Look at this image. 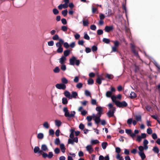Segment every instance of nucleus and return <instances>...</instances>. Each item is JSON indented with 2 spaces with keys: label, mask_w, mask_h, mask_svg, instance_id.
<instances>
[{
  "label": "nucleus",
  "mask_w": 160,
  "mask_h": 160,
  "mask_svg": "<svg viewBox=\"0 0 160 160\" xmlns=\"http://www.w3.org/2000/svg\"><path fill=\"white\" fill-rule=\"evenodd\" d=\"M96 82L99 84H100L102 83V79L99 77H98L96 79Z\"/></svg>",
  "instance_id": "41"
},
{
  "label": "nucleus",
  "mask_w": 160,
  "mask_h": 160,
  "mask_svg": "<svg viewBox=\"0 0 160 160\" xmlns=\"http://www.w3.org/2000/svg\"><path fill=\"white\" fill-rule=\"evenodd\" d=\"M66 60V58L62 56L61 58L59 59V62L61 64H62L64 63Z\"/></svg>",
  "instance_id": "11"
},
{
  "label": "nucleus",
  "mask_w": 160,
  "mask_h": 160,
  "mask_svg": "<svg viewBox=\"0 0 160 160\" xmlns=\"http://www.w3.org/2000/svg\"><path fill=\"white\" fill-rule=\"evenodd\" d=\"M76 87L78 88H80L82 87V84L81 82L77 84Z\"/></svg>",
  "instance_id": "48"
},
{
  "label": "nucleus",
  "mask_w": 160,
  "mask_h": 160,
  "mask_svg": "<svg viewBox=\"0 0 160 160\" xmlns=\"http://www.w3.org/2000/svg\"><path fill=\"white\" fill-rule=\"evenodd\" d=\"M135 119L137 121H141V116L140 115H136Z\"/></svg>",
  "instance_id": "29"
},
{
  "label": "nucleus",
  "mask_w": 160,
  "mask_h": 160,
  "mask_svg": "<svg viewBox=\"0 0 160 160\" xmlns=\"http://www.w3.org/2000/svg\"><path fill=\"white\" fill-rule=\"evenodd\" d=\"M97 33L98 35H102L103 33V31L102 29H98L97 30Z\"/></svg>",
  "instance_id": "42"
},
{
  "label": "nucleus",
  "mask_w": 160,
  "mask_h": 160,
  "mask_svg": "<svg viewBox=\"0 0 160 160\" xmlns=\"http://www.w3.org/2000/svg\"><path fill=\"white\" fill-rule=\"evenodd\" d=\"M132 118H130L128 119L127 121V123L129 125H131L132 123Z\"/></svg>",
  "instance_id": "40"
},
{
  "label": "nucleus",
  "mask_w": 160,
  "mask_h": 160,
  "mask_svg": "<svg viewBox=\"0 0 160 160\" xmlns=\"http://www.w3.org/2000/svg\"><path fill=\"white\" fill-rule=\"evenodd\" d=\"M113 29V26H105L104 30L105 31L107 32H109L111 31H112Z\"/></svg>",
  "instance_id": "8"
},
{
  "label": "nucleus",
  "mask_w": 160,
  "mask_h": 160,
  "mask_svg": "<svg viewBox=\"0 0 160 160\" xmlns=\"http://www.w3.org/2000/svg\"><path fill=\"white\" fill-rule=\"evenodd\" d=\"M91 103L93 105H96V100L95 99H92L91 100Z\"/></svg>",
  "instance_id": "49"
},
{
  "label": "nucleus",
  "mask_w": 160,
  "mask_h": 160,
  "mask_svg": "<svg viewBox=\"0 0 160 160\" xmlns=\"http://www.w3.org/2000/svg\"><path fill=\"white\" fill-rule=\"evenodd\" d=\"M60 148L62 152L63 153H64L66 150V148L65 147L63 143L61 144L60 145Z\"/></svg>",
  "instance_id": "17"
},
{
  "label": "nucleus",
  "mask_w": 160,
  "mask_h": 160,
  "mask_svg": "<svg viewBox=\"0 0 160 160\" xmlns=\"http://www.w3.org/2000/svg\"><path fill=\"white\" fill-rule=\"evenodd\" d=\"M61 82L62 84H67L68 82V80L65 78H63L61 79Z\"/></svg>",
  "instance_id": "19"
},
{
  "label": "nucleus",
  "mask_w": 160,
  "mask_h": 160,
  "mask_svg": "<svg viewBox=\"0 0 160 160\" xmlns=\"http://www.w3.org/2000/svg\"><path fill=\"white\" fill-rule=\"evenodd\" d=\"M116 111V108H113L112 109H110L108 112L107 113V114L109 118L113 117L114 116V113Z\"/></svg>",
  "instance_id": "5"
},
{
  "label": "nucleus",
  "mask_w": 160,
  "mask_h": 160,
  "mask_svg": "<svg viewBox=\"0 0 160 160\" xmlns=\"http://www.w3.org/2000/svg\"><path fill=\"white\" fill-rule=\"evenodd\" d=\"M91 143L92 145H95L99 143V141L97 139L92 140Z\"/></svg>",
  "instance_id": "33"
},
{
  "label": "nucleus",
  "mask_w": 160,
  "mask_h": 160,
  "mask_svg": "<svg viewBox=\"0 0 160 160\" xmlns=\"http://www.w3.org/2000/svg\"><path fill=\"white\" fill-rule=\"evenodd\" d=\"M61 69L63 71H64L66 70V66L65 64H62L61 67Z\"/></svg>",
  "instance_id": "54"
},
{
  "label": "nucleus",
  "mask_w": 160,
  "mask_h": 160,
  "mask_svg": "<svg viewBox=\"0 0 160 160\" xmlns=\"http://www.w3.org/2000/svg\"><path fill=\"white\" fill-rule=\"evenodd\" d=\"M63 44L64 47L66 48H68L69 47V45L67 42H64V43Z\"/></svg>",
  "instance_id": "50"
},
{
  "label": "nucleus",
  "mask_w": 160,
  "mask_h": 160,
  "mask_svg": "<svg viewBox=\"0 0 160 160\" xmlns=\"http://www.w3.org/2000/svg\"><path fill=\"white\" fill-rule=\"evenodd\" d=\"M82 23L83 26H87L89 24L88 22V20H83L82 21Z\"/></svg>",
  "instance_id": "38"
},
{
  "label": "nucleus",
  "mask_w": 160,
  "mask_h": 160,
  "mask_svg": "<svg viewBox=\"0 0 160 160\" xmlns=\"http://www.w3.org/2000/svg\"><path fill=\"white\" fill-rule=\"evenodd\" d=\"M78 96V93L75 92H72V95H71V96L72 97V98H76L77 96Z\"/></svg>",
  "instance_id": "22"
},
{
  "label": "nucleus",
  "mask_w": 160,
  "mask_h": 160,
  "mask_svg": "<svg viewBox=\"0 0 160 160\" xmlns=\"http://www.w3.org/2000/svg\"><path fill=\"white\" fill-rule=\"evenodd\" d=\"M85 95L87 96H89L91 95V93L88 90H85Z\"/></svg>",
  "instance_id": "56"
},
{
  "label": "nucleus",
  "mask_w": 160,
  "mask_h": 160,
  "mask_svg": "<svg viewBox=\"0 0 160 160\" xmlns=\"http://www.w3.org/2000/svg\"><path fill=\"white\" fill-rule=\"evenodd\" d=\"M142 139V137L138 135L137 137L136 140L138 142H140L141 141Z\"/></svg>",
  "instance_id": "61"
},
{
  "label": "nucleus",
  "mask_w": 160,
  "mask_h": 160,
  "mask_svg": "<svg viewBox=\"0 0 160 160\" xmlns=\"http://www.w3.org/2000/svg\"><path fill=\"white\" fill-rule=\"evenodd\" d=\"M116 105L119 108L125 107L128 106L127 103L125 101H122V102L116 101Z\"/></svg>",
  "instance_id": "4"
},
{
  "label": "nucleus",
  "mask_w": 160,
  "mask_h": 160,
  "mask_svg": "<svg viewBox=\"0 0 160 160\" xmlns=\"http://www.w3.org/2000/svg\"><path fill=\"white\" fill-rule=\"evenodd\" d=\"M152 150L155 153H158L159 152V148L156 146L153 147Z\"/></svg>",
  "instance_id": "20"
},
{
  "label": "nucleus",
  "mask_w": 160,
  "mask_h": 160,
  "mask_svg": "<svg viewBox=\"0 0 160 160\" xmlns=\"http://www.w3.org/2000/svg\"><path fill=\"white\" fill-rule=\"evenodd\" d=\"M68 143L69 144H70L72 145H73L74 143V141H73V140L72 139H68Z\"/></svg>",
  "instance_id": "51"
},
{
  "label": "nucleus",
  "mask_w": 160,
  "mask_h": 160,
  "mask_svg": "<svg viewBox=\"0 0 160 160\" xmlns=\"http://www.w3.org/2000/svg\"><path fill=\"white\" fill-rule=\"evenodd\" d=\"M137 96L136 94L134 92H132L130 94V97L131 99H133L136 98Z\"/></svg>",
  "instance_id": "18"
},
{
  "label": "nucleus",
  "mask_w": 160,
  "mask_h": 160,
  "mask_svg": "<svg viewBox=\"0 0 160 160\" xmlns=\"http://www.w3.org/2000/svg\"><path fill=\"white\" fill-rule=\"evenodd\" d=\"M93 115L95 118L94 120L96 124H98L101 121L100 117L98 116L96 117L94 114H93Z\"/></svg>",
  "instance_id": "13"
},
{
  "label": "nucleus",
  "mask_w": 160,
  "mask_h": 160,
  "mask_svg": "<svg viewBox=\"0 0 160 160\" xmlns=\"http://www.w3.org/2000/svg\"><path fill=\"white\" fill-rule=\"evenodd\" d=\"M61 22L64 25H66L67 24V21L65 18H62L61 19Z\"/></svg>",
  "instance_id": "57"
},
{
  "label": "nucleus",
  "mask_w": 160,
  "mask_h": 160,
  "mask_svg": "<svg viewBox=\"0 0 160 160\" xmlns=\"http://www.w3.org/2000/svg\"><path fill=\"white\" fill-rule=\"evenodd\" d=\"M90 29L93 30H95L96 29V27L94 25H92L90 27Z\"/></svg>",
  "instance_id": "53"
},
{
  "label": "nucleus",
  "mask_w": 160,
  "mask_h": 160,
  "mask_svg": "<svg viewBox=\"0 0 160 160\" xmlns=\"http://www.w3.org/2000/svg\"><path fill=\"white\" fill-rule=\"evenodd\" d=\"M116 152L118 153H119L121 151V149L119 147H116L115 148Z\"/></svg>",
  "instance_id": "62"
},
{
  "label": "nucleus",
  "mask_w": 160,
  "mask_h": 160,
  "mask_svg": "<svg viewBox=\"0 0 160 160\" xmlns=\"http://www.w3.org/2000/svg\"><path fill=\"white\" fill-rule=\"evenodd\" d=\"M108 145V143L106 142H103L102 144V146L103 149H105L107 146Z\"/></svg>",
  "instance_id": "31"
},
{
  "label": "nucleus",
  "mask_w": 160,
  "mask_h": 160,
  "mask_svg": "<svg viewBox=\"0 0 160 160\" xmlns=\"http://www.w3.org/2000/svg\"><path fill=\"white\" fill-rule=\"evenodd\" d=\"M96 110L98 112L103 111V109L101 106H98L96 108Z\"/></svg>",
  "instance_id": "37"
},
{
  "label": "nucleus",
  "mask_w": 160,
  "mask_h": 160,
  "mask_svg": "<svg viewBox=\"0 0 160 160\" xmlns=\"http://www.w3.org/2000/svg\"><path fill=\"white\" fill-rule=\"evenodd\" d=\"M63 112H64V116L68 118V120L71 118L74 117L76 112L74 111H72L70 114L68 111V108L66 107H64L63 109Z\"/></svg>",
  "instance_id": "2"
},
{
  "label": "nucleus",
  "mask_w": 160,
  "mask_h": 160,
  "mask_svg": "<svg viewBox=\"0 0 160 160\" xmlns=\"http://www.w3.org/2000/svg\"><path fill=\"white\" fill-rule=\"evenodd\" d=\"M138 153L142 160L146 158V156L143 152H139Z\"/></svg>",
  "instance_id": "16"
},
{
  "label": "nucleus",
  "mask_w": 160,
  "mask_h": 160,
  "mask_svg": "<svg viewBox=\"0 0 160 160\" xmlns=\"http://www.w3.org/2000/svg\"><path fill=\"white\" fill-rule=\"evenodd\" d=\"M63 48L62 47L58 48L57 49V52L58 53H61L63 52Z\"/></svg>",
  "instance_id": "34"
},
{
  "label": "nucleus",
  "mask_w": 160,
  "mask_h": 160,
  "mask_svg": "<svg viewBox=\"0 0 160 160\" xmlns=\"http://www.w3.org/2000/svg\"><path fill=\"white\" fill-rule=\"evenodd\" d=\"M60 143V140L58 138H56L54 140V143L55 145H58Z\"/></svg>",
  "instance_id": "28"
},
{
  "label": "nucleus",
  "mask_w": 160,
  "mask_h": 160,
  "mask_svg": "<svg viewBox=\"0 0 160 160\" xmlns=\"http://www.w3.org/2000/svg\"><path fill=\"white\" fill-rule=\"evenodd\" d=\"M60 131L59 129L56 130L55 132V134L56 136L58 137L59 135Z\"/></svg>",
  "instance_id": "63"
},
{
  "label": "nucleus",
  "mask_w": 160,
  "mask_h": 160,
  "mask_svg": "<svg viewBox=\"0 0 160 160\" xmlns=\"http://www.w3.org/2000/svg\"><path fill=\"white\" fill-rule=\"evenodd\" d=\"M64 95L69 99H72L70 93L68 91H66L64 92Z\"/></svg>",
  "instance_id": "14"
},
{
  "label": "nucleus",
  "mask_w": 160,
  "mask_h": 160,
  "mask_svg": "<svg viewBox=\"0 0 160 160\" xmlns=\"http://www.w3.org/2000/svg\"><path fill=\"white\" fill-rule=\"evenodd\" d=\"M87 150L88 151L89 153H91L93 151V149L92 148L91 145H88L86 147Z\"/></svg>",
  "instance_id": "10"
},
{
  "label": "nucleus",
  "mask_w": 160,
  "mask_h": 160,
  "mask_svg": "<svg viewBox=\"0 0 160 160\" xmlns=\"http://www.w3.org/2000/svg\"><path fill=\"white\" fill-rule=\"evenodd\" d=\"M68 101L66 98H63L62 99V103L63 104H66L68 103Z\"/></svg>",
  "instance_id": "32"
},
{
  "label": "nucleus",
  "mask_w": 160,
  "mask_h": 160,
  "mask_svg": "<svg viewBox=\"0 0 160 160\" xmlns=\"http://www.w3.org/2000/svg\"><path fill=\"white\" fill-rule=\"evenodd\" d=\"M41 151H47L48 150V148L47 145L45 144H42L41 147Z\"/></svg>",
  "instance_id": "12"
},
{
  "label": "nucleus",
  "mask_w": 160,
  "mask_h": 160,
  "mask_svg": "<svg viewBox=\"0 0 160 160\" xmlns=\"http://www.w3.org/2000/svg\"><path fill=\"white\" fill-rule=\"evenodd\" d=\"M33 151L35 153H38L42 155V157L44 158L47 157L49 159H51L53 156V154L52 152H49L48 154L46 152L40 150L38 146L35 147L34 148Z\"/></svg>",
  "instance_id": "1"
},
{
  "label": "nucleus",
  "mask_w": 160,
  "mask_h": 160,
  "mask_svg": "<svg viewBox=\"0 0 160 160\" xmlns=\"http://www.w3.org/2000/svg\"><path fill=\"white\" fill-rule=\"evenodd\" d=\"M48 45L49 46H52L54 45V42L53 41H51L48 42Z\"/></svg>",
  "instance_id": "52"
},
{
  "label": "nucleus",
  "mask_w": 160,
  "mask_h": 160,
  "mask_svg": "<svg viewBox=\"0 0 160 160\" xmlns=\"http://www.w3.org/2000/svg\"><path fill=\"white\" fill-rule=\"evenodd\" d=\"M114 46L116 47H118L119 45V42L118 41H115L114 42Z\"/></svg>",
  "instance_id": "45"
},
{
  "label": "nucleus",
  "mask_w": 160,
  "mask_h": 160,
  "mask_svg": "<svg viewBox=\"0 0 160 160\" xmlns=\"http://www.w3.org/2000/svg\"><path fill=\"white\" fill-rule=\"evenodd\" d=\"M147 132L148 134H151L152 132V131L151 128H148L147 130Z\"/></svg>",
  "instance_id": "46"
},
{
  "label": "nucleus",
  "mask_w": 160,
  "mask_h": 160,
  "mask_svg": "<svg viewBox=\"0 0 160 160\" xmlns=\"http://www.w3.org/2000/svg\"><path fill=\"white\" fill-rule=\"evenodd\" d=\"M53 71L55 73H58L60 71V69L58 67H56L53 70Z\"/></svg>",
  "instance_id": "44"
},
{
  "label": "nucleus",
  "mask_w": 160,
  "mask_h": 160,
  "mask_svg": "<svg viewBox=\"0 0 160 160\" xmlns=\"http://www.w3.org/2000/svg\"><path fill=\"white\" fill-rule=\"evenodd\" d=\"M43 127L46 128H48L49 127V125L47 122H45L43 124Z\"/></svg>",
  "instance_id": "26"
},
{
  "label": "nucleus",
  "mask_w": 160,
  "mask_h": 160,
  "mask_svg": "<svg viewBox=\"0 0 160 160\" xmlns=\"http://www.w3.org/2000/svg\"><path fill=\"white\" fill-rule=\"evenodd\" d=\"M80 63V61L79 59H77L76 58L72 56L69 59V64L71 65H74L75 64L78 66Z\"/></svg>",
  "instance_id": "3"
},
{
  "label": "nucleus",
  "mask_w": 160,
  "mask_h": 160,
  "mask_svg": "<svg viewBox=\"0 0 160 160\" xmlns=\"http://www.w3.org/2000/svg\"><path fill=\"white\" fill-rule=\"evenodd\" d=\"M102 41L108 44L110 42V40L109 39L104 38L102 39Z\"/></svg>",
  "instance_id": "30"
},
{
  "label": "nucleus",
  "mask_w": 160,
  "mask_h": 160,
  "mask_svg": "<svg viewBox=\"0 0 160 160\" xmlns=\"http://www.w3.org/2000/svg\"><path fill=\"white\" fill-rule=\"evenodd\" d=\"M74 37L76 40H78L80 38V35L78 33H76L74 35Z\"/></svg>",
  "instance_id": "60"
},
{
  "label": "nucleus",
  "mask_w": 160,
  "mask_h": 160,
  "mask_svg": "<svg viewBox=\"0 0 160 160\" xmlns=\"http://www.w3.org/2000/svg\"><path fill=\"white\" fill-rule=\"evenodd\" d=\"M71 53V51L69 49L65 50L63 52L64 56L65 57L68 56Z\"/></svg>",
  "instance_id": "15"
},
{
  "label": "nucleus",
  "mask_w": 160,
  "mask_h": 160,
  "mask_svg": "<svg viewBox=\"0 0 160 160\" xmlns=\"http://www.w3.org/2000/svg\"><path fill=\"white\" fill-rule=\"evenodd\" d=\"M94 82L93 79L89 78L88 80V83L89 85H92L94 83Z\"/></svg>",
  "instance_id": "23"
},
{
  "label": "nucleus",
  "mask_w": 160,
  "mask_h": 160,
  "mask_svg": "<svg viewBox=\"0 0 160 160\" xmlns=\"http://www.w3.org/2000/svg\"><path fill=\"white\" fill-rule=\"evenodd\" d=\"M44 135L42 133H39L37 135V138L39 139H42L43 138Z\"/></svg>",
  "instance_id": "24"
},
{
  "label": "nucleus",
  "mask_w": 160,
  "mask_h": 160,
  "mask_svg": "<svg viewBox=\"0 0 160 160\" xmlns=\"http://www.w3.org/2000/svg\"><path fill=\"white\" fill-rule=\"evenodd\" d=\"M55 87L59 89L65 90L66 88V85L62 83L57 84L56 85Z\"/></svg>",
  "instance_id": "7"
},
{
  "label": "nucleus",
  "mask_w": 160,
  "mask_h": 160,
  "mask_svg": "<svg viewBox=\"0 0 160 160\" xmlns=\"http://www.w3.org/2000/svg\"><path fill=\"white\" fill-rule=\"evenodd\" d=\"M92 50L93 52L96 51L98 50V48L96 46H93L92 48Z\"/></svg>",
  "instance_id": "55"
},
{
  "label": "nucleus",
  "mask_w": 160,
  "mask_h": 160,
  "mask_svg": "<svg viewBox=\"0 0 160 160\" xmlns=\"http://www.w3.org/2000/svg\"><path fill=\"white\" fill-rule=\"evenodd\" d=\"M111 91H107L106 94V96L108 98L110 97L112 95V92L115 91V89L114 87H111Z\"/></svg>",
  "instance_id": "6"
},
{
  "label": "nucleus",
  "mask_w": 160,
  "mask_h": 160,
  "mask_svg": "<svg viewBox=\"0 0 160 160\" xmlns=\"http://www.w3.org/2000/svg\"><path fill=\"white\" fill-rule=\"evenodd\" d=\"M52 39L54 40H57L59 39V37L58 34H55L52 37Z\"/></svg>",
  "instance_id": "35"
},
{
  "label": "nucleus",
  "mask_w": 160,
  "mask_h": 160,
  "mask_svg": "<svg viewBox=\"0 0 160 160\" xmlns=\"http://www.w3.org/2000/svg\"><path fill=\"white\" fill-rule=\"evenodd\" d=\"M49 135H52L54 134V131L52 129H50L49 131Z\"/></svg>",
  "instance_id": "47"
},
{
  "label": "nucleus",
  "mask_w": 160,
  "mask_h": 160,
  "mask_svg": "<svg viewBox=\"0 0 160 160\" xmlns=\"http://www.w3.org/2000/svg\"><path fill=\"white\" fill-rule=\"evenodd\" d=\"M61 29L62 31L65 32L67 31L68 28L66 26H62Z\"/></svg>",
  "instance_id": "39"
},
{
  "label": "nucleus",
  "mask_w": 160,
  "mask_h": 160,
  "mask_svg": "<svg viewBox=\"0 0 160 160\" xmlns=\"http://www.w3.org/2000/svg\"><path fill=\"white\" fill-rule=\"evenodd\" d=\"M84 42L83 40H79L78 42V44L79 45L83 46L84 45Z\"/></svg>",
  "instance_id": "59"
},
{
  "label": "nucleus",
  "mask_w": 160,
  "mask_h": 160,
  "mask_svg": "<svg viewBox=\"0 0 160 160\" xmlns=\"http://www.w3.org/2000/svg\"><path fill=\"white\" fill-rule=\"evenodd\" d=\"M55 122L56 125L58 127H59L61 125V122L60 120H55Z\"/></svg>",
  "instance_id": "21"
},
{
  "label": "nucleus",
  "mask_w": 160,
  "mask_h": 160,
  "mask_svg": "<svg viewBox=\"0 0 160 160\" xmlns=\"http://www.w3.org/2000/svg\"><path fill=\"white\" fill-rule=\"evenodd\" d=\"M68 11L67 9L63 10L62 12V15L64 16L65 17L67 14Z\"/></svg>",
  "instance_id": "36"
},
{
  "label": "nucleus",
  "mask_w": 160,
  "mask_h": 160,
  "mask_svg": "<svg viewBox=\"0 0 160 160\" xmlns=\"http://www.w3.org/2000/svg\"><path fill=\"white\" fill-rule=\"evenodd\" d=\"M105 77L106 78H108L109 79H112L114 77H113V76L112 74H106L105 76Z\"/></svg>",
  "instance_id": "25"
},
{
  "label": "nucleus",
  "mask_w": 160,
  "mask_h": 160,
  "mask_svg": "<svg viewBox=\"0 0 160 160\" xmlns=\"http://www.w3.org/2000/svg\"><path fill=\"white\" fill-rule=\"evenodd\" d=\"M84 38L87 40H89L90 39V37L87 33V32H84Z\"/></svg>",
  "instance_id": "27"
},
{
  "label": "nucleus",
  "mask_w": 160,
  "mask_h": 160,
  "mask_svg": "<svg viewBox=\"0 0 160 160\" xmlns=\"http://www.w3.org/2000/svg\"><path fill=\"white\" fill-rule=\"evenodd\" d=\"M63 43V40L62 39H59V42L56 43V46L57 48L62 47Z\"/></svg>",
  "instance_id": "9"
},
{
  "label": "nucleus",
  "mask_w": 160,
  "mask_h": 160,
  "mask_svg": "<svg viewBox=\"0 0 160 160\" xmlns=\"http://www.w3.org/2000/svg\"><path fill=\"white\" fill-rule=\"evenodd\" d=\"M104 15L102 13H100L99 15L100 20H103L105 18Z\"/></svg>",
  "instance_id": "64"
},
{
  "label": "nucleus",
  "mask_w": 160,
  "mask_h": 160,
  "mask_svg": "<svg viewBox=\"0 0 160 160\" xmlns=\"http://www.w3.org/2000/svg\"><path fill=\"white\" fill-rule=\"evenodd\" d=\"M53 12L55 15H57L59 13V11L56 8H54L53 9Z\"/></svg>",
  "instance_id": "43"
},
{
  "label": "nucleus",
  "mask_w": 160,
  "mask_h": 160,
  "mask_svg": "<svg viewBox=\"0 0 160 160\" xmlns=\"http://www.w3.org/2000/svg\"><path fill=\"white\" fill-rule=\"evenodd\" d=\"M132 51L135 55L137 56L138 55V52L135 49H132Z\"/></svg>",
  "instance_id": "58"
}]
</instances>
